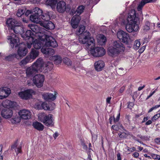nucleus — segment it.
Listing matches in <instances>:
<instances>
[{"label":"nucleus","instance_id":"nucleus-1","mask_svg":"<svg viewBox=\"0 0 160 160\" xmlns=\"http://www.w3.org/2000/svg\"><path fill=\"white\" fill-rule=\"evenodd\" d=\"M53 67L51 62H44L41 58L38 59L32 65L27 68L26 70L27 76L28 78L32 77L38 72L45 73L50 71Z\"/></svg>","mask_w":160,"mask_h":160},{"label":"nucleus","instance_id":"nucleus-2","mask_svg":"<svg viewBox=\"0 0 160 160\" xmlns=\"http://www.w3.org/2000/svg\"><path fill=\"white\" fill-rule=\"evenodd\" d=\"M85 27L81 25L76 32L77 34L79 35V42L80 43L85 45L86 47L89 48H92L94 45V39L91 37V34L88 31H85Z\"/></svg>","mask_w":160,"mask_h":160},{"label":"nucleus","instance_id":"nucleus-3","mask_svg":"<svg viewBox=\"0 0 160 160\" xmlns=\"http://www.w3.org/2000/svg\"><path fill=\"white\" fill-rule=\"evenodd\" d=\"M139 19L135 11L132 9L128 12L126 19L127 23L126 25V29L128 32H136L139 29L138 24ZM125 23H126V22Z\"/></svg>","mask_w":160,"mask_h":160},{"label":"nucleus","instance_id":"nucleus-4","mask_svg":"<svg viewBox=\"0 0 160 160\" xmlns=\"http://www.w3.org/2000/svg\"><path fill=\"white\" fill-rule=\"evenodd\" d=\"M125 48L123 44L119 41H115L112 46L108 49V55L112 57H115L122 53Z\"/></svg>","mask_w":160,"mask_h":160},{"label":"nucleus","instance_id":"nucleus-5","mask_svg":"<svg viewBox=\"0 0 160 160\" xmlns=\"http://www.w3.org/2000/svg\"><path fill=\"white\" fill-rule=\"evenodd\" d=\"M38 119L47 127H52L54 125V120L51 114L47 115L44 113H40L38 114Z\"/></svg>","mask_w":160,"mask_h":160},{"label":"nucleus","instance_id":"nucleus-6","mask_svg":"<svg viewBox=\"0 0 160 160\" xmlns=\"http://www.w3.org/2000/svg\"><path fill=\"white\" fill-rule=\"evenodd\" d=\"M29 27L31 30L34 33L36 37H38L41 39L46 37V30L45 29L39 28L37 25L33 24H29Z\"/></svg>","mask_w":160,"mask_h":160},{"label":"nucleus","instance_id":"nucleus-7","mask_svg":"<svg viewBox=\"0 0 160 160\" xmlns=\"http://www.w3.org/2000/svg\"><path fill=\"white\" fill-rule=\"evenodd\" d=\"M94 45L92 48H89L86 47L88 49L90 50L91 54L94 57H101L104 55L105 53V49L102 47L95 48V41H94Z\"/></svg>","mask_w":160,"mask_h":160},{"label":"nucleus","instance_id":"nucleus-8","mask_svg":"<svg viewBox=\"0 0 160 160\" xmlns=\"http://www.w3.org/2000/svg\"><path fill=\"white\" fill-rule=\"evenodd\" d=\"M56 8L58 12L62 13L65 12H69L71 10L69 5H67L66 2L62 1H60L57 3Z\"/></svg>","mask_w":160,"mask_h":160},{"label":"nucleus","instance_id":"nucleus-9","mask_svg":"<svg viewBox=\"0 0 160 160\" xmlns=\"http://www.w3.org/2000/svg\"><path fill=\"white\" fill-rule=\"evenodd\" d=\"M43 38L41 39L43 40V42H44L45 45L46 47H51L55 48L58 46L57 42L52 37L46 35V37H43Z\"/></svg>","mask_w":160,"mask_h":160},{"label":"nucleus","instance_id":"nucleus-10","mask_svg":"<svg viewBox=\"0 0 160 160\" xmlns=\"http://www.w3.org/2000/svg\"><path fill=\"white\" fill-rule=\"evenodd\" d=\"M35 93V92L32 89H28L19 92L18 95L22 99L27 100L31 98L32 95Z\"/></svg>","mask_w":160,"mask_h":160},{"label":"nucleus","instance_id":"nucleus-11","mask_svg":"<svg viewBox=\"0 0 160 160\" xmlns=\"http://www.w3.org/2000/svg\"><path fill=\"white\" fill-rule=\"evenodd\" d=\"M44 80V76L41 74L35 75L32 79L34 83L38 88H41L43 86Z\"/></svg>","mask_w":160,"mask_h":160},{"label":"nucleus","instance_id":"nucleus-12","mask_svg":"<svg viewBox=\"0 0 160 160\" xmlns=\"http://www.w3.org/2000/svg\"><path fill=\"white\" fill-rule=\"evenodd\" d=\"M8 39L10 40V44L12 48L14 47H16L20 44L19 38L14 34H11L10 36L8 37Z\"/></svg>","mask_w":160,"mask_h":160},{"label":"nucleus","instance_id":"nucleus-13","mask_svg":"<svg viewBox=\"0 0 160 160\" xmlns=\"http://www.w3.org/2000/svg\"><path fill=\"white\" fill-rule=\"evenodd\" d=\"M118 38L120 40H122L123 42L128 43L130 40L129 35L126 32L120 30L117 33Z\"/></svg>","mask_w":160,"mask_h":160},{"label":"nucleus","instance_id":"nucleus-14","mask_svg":"<svg viewBox=\"0 0 160 160\" xmlns=\"http://www.w3.org/2000/svg\"><path fill=\"white\" fill-rule=\"evenodd\" d=\"M20 117L23 119H28L31 118V112L28 109H24L20 110L18 113Z\"/></svg>","mask_w":160,"mask_h":160},{"label":"nucleus","instance_id":"nucleus-15","mask_svg":"<svg viewBox=\"0 0 160 160\" xmlns=\"http://www.w3.org/2000/svg\"><path fill=\"white\" fill-rule=\"evenodd\" d=\"M11 93L10 88L6 87H4L0 88V99H2L6 98Z\"/></svg>","mask_w":160,"mask_h":160},{"label":"nucleus","instance_id":"nucleus-16","mask_svg":"<svg viewBox=\"0 0 160 160\" xmlns=\"http://www.w3.org/2000/svg\"><path fill=\"white\" fill-rule=\"evenodd\" d=\"M81 20L80 17L77 14L74 16L72 18L71 23L72 27L74 28H77Z\"/></svg>","mask_w":160,"mask_h":160},{"label":"nucleus","instance_id":"nucleus-17","mask_svg":"<svg viewBox=\"0 0 160 160\" xmlns=\"http://www.w3.org/2000/svg\"><path fill=\"white\" fill-rule=\"evenodd\" d=\"M42 52L45 55L46 57H49L52 56L54 54V50L51 48H47L45 47H42L41 49Z\"/></svg>","mask_w":160,"mask_h":160},{"label":"nucleus","instance_id":"nucleus-18","mask_svg":"<svg viewBox=\"0 0 160 160\" xmlns=\"http://www.w3.org/2000/svg\"><path fill=\"white\" fill-rule=\"evenodd\" d=\"M22 37L25 40H30L31 41H33L35 38L34 33H33L30 30H27L25 33V35L24 36L21 34Z\"/></svg>","mask_w":160,"mask_h":160},{"label":"nucleus","instance_id":"nucleus-19","mask_svg":"<svg viewBox=\"0 0 160 160\" xmlns=\"http://www.w3.org/2000/svg\"><path fill=\"white\" fill-rule=\"evenodd\" d=\"M1 114L2 116L5 118H9L12 115V112L11 109L6 108H4L2 110Z\"/></svg>","mask_w":160,"mask_h":160},{"label":"nucleus","instance_id":"nucleus-20","mask_svg":"<svg viewBox=\"0 0 160 160\" xmlns=\"http://www.w3.org/2000/svg\"><path fill=\"white\" fill-rule=\"evenodd\" d=\"M37 38H38V40L35 38L33 42V46L35 49L37 50L40 49L43 44L45 43L44 42H43V40L41 39L39 37Z\"/></svg>","mask_w":160,"mask_h":160},{"label":"nucleus","instance_id":"nucleus-21","mask_svg":"<svg viewBox=\"0 0 160 160\" xmlns=\"http://www.w3.org/2000/svg\"><path fill=\"white\" fill-rule=\"evenodd\" d=\"M6 24L9 29L12 30L15 26L19 23L15 19L12 18H9L7 20Z\"/></svg>","mask_w":160,"mask_h":160},{"label":"nucleus","instance_id":"nucleus-22","mask_svg":"<svg viewBox=\"0 0 160 160\" xmlns=\"http://www.w3.org/2000/svg\"><path fill=\"white\" fill-rule=\"evenodd\" d=\"M57 93L55 92L54 94L49 93H44L42 95L43 98L46 100L53 101L56 98Z\"/></svg>","mask_w":160,"mask_h":160},{"label":"nucleus","instance_id":"nucleus-23","mask_svg":"<svg viewBox=\"0 0 160 160\" xmlns=\"http://www.w3.org/2000/svg\"><path fill=\"white\" fill-rule=\"evenodd\" d=\"M22 144H19L18 143V141H16L13 145H12L11 147V149L14 150L17 154H18L22 152Z\"/></svg>","mask_w":160,"mask_h":160},{"label":"nucleus","instance_id":"nucleus-24","mask_svg":"<svg viewBox=\"0 0 160 160\" xmlns=\"http://www.w3.org/2000/svg\"><path fill=\"white\" fill-rule=\"evenodd\" d=\"M39 52L38 50L35 49H32L29 53V55L28 56L32 61H33L39 55Z\"/></svg>","mask_w":160,"mask_h":160},{"label":"nucleus","instance_id":"nucleus-25","mask_svg":"<svg viewBox=\"0 0 160 160\" xmlns=\"http://www.w3.org/2000/svg\"><path fill=\"white\" fill-rule=\"evenodd\" d=\"M104 66V63L103 61L99 60L96 62L94 63L95 68L98 71H101Z\"/></svg>","mask_w":160,"mask_h":160},{"label":"nucleus","instance_id":"nucleus-26","mask_svg":"<svg viewBox=\"0 0 160 160\" xmlns=\"http://www.w3.org/2000/svg\"><path fill=\"white\" fill-rule=\"evenodd\" d=\"M41 18L34 14H32L30 17V20L33 22L37 23H41Z\"/></svg>","mask_w":160,"mask_h":160},{"label":"nucleus","instance_id":"nucleus-27","mask_svg":"<svg viewBox=\"0 0 160 160\" xmlns=\"http://www.w3.org/2000/svg\"><path fill=\"white\" fill-rule=\"evenodd\" d=\"M49 59L50 60L53 61L54 63L57 65L61 63L62 60V57L59 55L52 56L50 57Z\"/></svg>","mask_w":160,"mask_h":160},{"label":"nucleus","instance_id":"nucleus-28","mask_svg":"<svg viewBox=\"0 0 160 160\" xmlns=\"http://www.w3.org/2000/svg\"><path fill=\"white\" fill-rule=\"evenodd\" d=\"M16 103L15 102L11 101L9 100H6L3 102L2 105L4 107H7V108H12L16 105Z\"/></svg>","mask_w":160,"mask_h":160},{"label":"nucleus","instance_id":"nucleus-29","mask_svg":"<svg viewBox=\"0 0 160 160\" xmlns=\"http://www.w3.org/2000/svg\"><path fill=\"white\" fill-rule=\"evenodd\" d=\"M51 12H43V13L41 16V22H42V20H43L45 21H48L50 19V15H51Z\"/></svg>","mask_w":160,"mask_h":160},{"label":"nucleus","instance_id":"nucleus-30","mask_svg":"<svg viewBox=\"0 0 160 160\" xmlns=\"http://www.w3.org/2000/svg\"><path fill=\"white\" fill-rule=\"evenodd\" d=\"M27 52V50L26 48L24 47L22 48L19 47L18 51V54H17L19 57V59L20 57H23L25 56Z\"/></svg>","mask_w":160,"mask_h":160},{"label":"nucleus","instance_id":"nucleus-31","mask_svg":"<svg viewBox=\"0 0 160 160\" xmlns=\"http://www.w3.org/2000/svg\"><path fill=\"white\" fill-rule=\"evenodd\" d=\"M32 125L38 131H42L44 129V126L40 122H33Z\"/></svg>","mask_w":160,"mask_h":160},{"label":"nucleus","instance_id":"nucleus-32","mask_svg":"<svg viewBox=\"0 0 160 160\" xmlns=\"http://www.w3.org/2000/svg\"><path fill=\"white\" fill-rule=\"evenodd\" d=\"M16 34L21 33L23 32V29L18 24H17L12 30Z\"/></svg>","mask_w":160,"mask_h":160},{"label":"nucleus","instance_id":"nucleus-33","mask_svg":"<svg viewBox=\"0 0 160 160\" xmlns=\"http://www.w3.org/2000/svg\"><path fill=\"white\" fill-rule=\"evenodd\" d=\"M57 2V0H47L46 2L53 9L55 8L56 4L58 3Z\"/></svg>","mask_w":160,"mask_h":160},{"label":"nucleus","instance_id":"nucleus-34","mask_svg":"<svg viewBox=\"0 0 160 160\" xmlns=\"http://www.w3.org/2000/svg\"><path fill=\"white\" fill-rule=\"evenodd\" d=\"M16 58L17 59H19V57L16 53H14L10 54L5 58L6 60L10 61L13 60L14 58Z\"/></svg>","mask_w":160,"mask_h":160},{"label":"nucleus","instance_id":"nucleus-35","mask_svg":"<svg viewBox=\"0 0 160 160\" xmlns=\"http://www.w3.org/2000/svg\"><path fill=\"white\" fill-rule=\"evenodd\" d=\"M32 62L31 59H30V58L27 56L19 62V65L20 66L24 65L28 63L31 62Z\"/></svg>","mask_w":160,"mask_h":160},{"label":"nucleus","instance_id":"nucleus-36","mask_svg":"<svg viewBox=\"0 0 160 160\" xmlns=\"http://www.w3.org/2000/svg\"><path fill=\"white\" fill-rule=\"evenodd\" d=\"M47 23H45L44 27L48 29H53L55 28V26L53 23L51 21H48L46 22Z\"/></svg>","mask_w":160,"mask_h":160},{"label":"nucleus","instance_id":"nucleus-37","mask_svg":"<svg viewBox=\"0 0 160 160\" xmlns=\"http://www.w3.org/2000/svg\"><path fill=\"white\" fill-rule=\"evenodd\" d=\"M99 38L98 39V40L99 44L102 45L104 44L106 42V37L103 35L100 34Z\"/></svg>","mask_w":160,"mask_h":160},{"label":"nucleus","instance_id":"nucleus-38","mask_svg":"<svg viewBox=\"0 0 160 160\" xmlns=\"http://www.w3.org/2000/svg\"><path fill=\"white\" fill-rule=\"evenodd\" d=\"M33 11L34 12V14L39 16V17L41 18V16L43 13V12L41 9L38 7H36L33 9Z\"/></svg>","mask_w":160,"mask_h":160},{"label":"nucleus","instance_id":"nucleus-39","mask_svg":"<svg viewBox=\"0 0 160 160\" xmlns=\"http://www.w3.org/2000/svg\"><path fill=\"white\" fill-rule=\"evenodd\" d=\"M42 107V108L45 110H49L52 111L53 110V108H51L50 107V105L48 104L46 102H44L41 105Z\"/></svg>","mask_w":160,"mask_h":160},{"label":"nucleus","instance_id":"nucleus-40","mask_svg":"<svg viewBox=\"0 0 160 160\" xmlns=\"http://www.w3.org/2000/svg\"><path fill=\"white\" fill-rule=\"evenodd\" d=\"M26 11V9L24 8H19L17 12V15L18 17H21L23 15Z\"/></svg>","mask_w":160,"mask_h":160},{"label":"nucleus","instance_id":"nucleus-41","mask_svg":"<svg viewBox=\"0 0 160 160\" xmlns=\"http://www.w3.org/2000/svg\"><path fill=\"white\" fill-rule=\"evenodd\" d=\"M84 9V7L82 5L80 6L77 8L76 10L77 14H79V15L81 14L82 13L83 10Z\"/></svg>","mask_w":160,"mask_h":160},{"label":"nucleus","instance_id":"nucleus-42","mask_svg":"<svg viewBox=\"0 0 160 160\" xmlns=\"http://www.w3.org/2000/svg\"><path fill=\"white\" fill-rule=\"evenodd\" d=\"M141 45L139 41L137 40L134 41L133 44V48L134 49H138Z\"/></svg>","mask_w":160,"mask_h":160},{"label":"nucleus","instance_id":"nucleus-43","mask_svg":"<svg viewBox=\"0 0 160 160\" xmlns=\"http://www.w3.org/2000/svg\"><path fill=\"white\" fill-rule=\"evenodd\" d=\"M63 61L68 66H71L72 64V62L71 60L68 58H64Z\"/></svg>","mask_w":160,"mask_h":160},{"label":"nucleus","instance_id":"nucleus-44","mask_svg":"<svg viewBox=\"0 0 160 160\" xmlns=\"http://www.w3.org/2000/svg\"><path fill=\"white\" fill-rule=\"evenodd\" d=\"M80 144L82 146L83 148L85 150H87L88 149V146L87 145L85 144V141L81 139L80 140Z\"/></svg>","mask_w":160,"mask_h":160},{"label":"nucleus","instance_id":"nucleus-45","mask_svg":"<svg viewBox=\"0 0 160 160\" xmlns=\"http://www.w3.org/2000/svg\"><path fill=\"white\" fill-rule=\"evenodd\" d=\"M152 158L155 160H160V156L154 153H152L151 155Z\"/></svg>","mask_w":160,"mask_h":160},{"label":"nucleus","instance_id":"nucleus-46","mask_svg":"<svg viewBox=\"0 0 160 160\" xmlns=\"http://www.w3.org/2000/svg\"><path fill=\"white\" fill-rule=\"evenodd\" d=\"M150 23L149 22H147L145 25L143 27V29L144 30L147 31L149 29Z\"/></svg>","mask_w":160,"mask_h":160},{"label":"nucleus","instance_id":"nucleus-47","mask_svg":"<svg viewBox=\"0 0 160 160\" xmlns=\"http://www.w3.org/2000/svg\"><path fill=\"white\" fill-rule=\"evenodd\" d=\"M160 117V114L159 113L157 114L154 115L153 117L152 118V121H156L157 119Z\"/></svg>","mask_w":160,"mask_h":160},{"label":"nucleus","instance_id":"nucleus-48","mask_svg":"<svg viewBox=\"0 0 160 160\" xmlns=\"http://www.w3.org/2000/svg\"><path fill=\"white\" fill-rule=\"evenodd\" d=\"M33 41H31V40H29L27 41V47L28 48H30L31 47L32 45L33 44Z\"/></svg>","mask_w":160,"mask_h":160},{"label":"nucleus","instance_id":"nucleus-49","mask_svg":"<svg viewBox=\"0 0 160 160\" xmlns=\"http://www.w3.org/2000/svg\"><path fill=\"white\" fill-rule=\"evenodd\" d=\"M118 135L119 137L121 138H124L127 137L126 134L124 132H121L120 133L118 134Z\"/></svg>","mask_w":160,"mask_h":160},{"label":"nucleus","instance_id":"nucleus-50","mask_svg":"<svg viewBox=\"0 0 160 160\" xmlns=\"http://www.w3.org/2000/svg\"><path fill=\"white\" fill-rule=\"evenodd\" d=\"M156 49H157V48H159L160 47V39L158 38V39L156 41Z\"/></svg>","mask_w":160,"mask_h":160},{"label":"nucleus","instance_id":"nucleus-51","mask_svg":"<svg viewBox=\"0 0 160 160\" xmlns=\"http://www.w3.org/2000/svg\"><path fill=\"white\" fill-rule=\"evenodd\" d=\"M92 135V140H94V141H95L97 138V136L96 134H94V133L91 132Z\"/></svg>","mask_w":160,"mask_h":160},{"label":"nucleus","instance_id":"nucleus-52","mask_svg":"<svg viewBox=\"0 0 160 160\" xmlns=\"http://www.w3.org/2000/svg\"><path fill=\"white\" fill-rule=\"evenodd\" d=\"M120 113H119L117 115V116L116 118H114V121L115 122H116L118 121V120L119 119V118H120Z\"/></svg>","mask_w":160,"mask_h":160},{"label":"nucleus","instance_id":"nucleus-53","mask_svg":"<svg viewBox=\"0 0 160 160\" xmlns=\"http://www.w3.org/2000/svg\"><path fill=\"white\" fill-rule=\"evenodd\" d=\"M32 12V11L31 10H27L26 12L25 13V15L26 16H28Z\"/></svg>","mask_w":160,"mask_h":160},{"label":"nucleus","instance_id":"nucleus-54","mask_svg":"<svg viewBox=\"0 0 160 160\" xmlns=\"http://www.w3.org/2000/svg\"><path fill=\"white\" fill-rule=\"evenodd\" d=\"M49 105H50V108H53V110L55 108V105L54 103L51 102L50 103Z\"/></svg>","mask_w":160,"mask_h":160},{"label":"nucleus","instance_id":"nucleus-55","mask_svg":"<svg viewBox=\"0 0 160 160\" xmlns=\"http://www.w3.org/2000/svg\"><path fill=\"white\" fill-rule=\"evenodd\" d=\"M155 92V90L154 91L150 93V95L148 96L147 98H146V99L147 100L150 97H151Z\"/></svg>","mask_w":160,"mask_h":160},{"label":"nucleus","instance_id":"nucleus-56","mask_svg":"<svg viewBox=\"0 0 160 160\" xmlns=\"http://www.w3.org/2000/svg\"><path fill=\"white\" fill-rule=\"evenodd\" d=\"M139 155V153L137 152H135L133 154V157L135 158H137L138 157Z\"/></svg>","mask_w":160,"mask_h":160},{"label":"nucleus","instance_id":"nucleus-57","mask_svg":"<svg viewBox=\"0 0 160 160\" xmlns=\"http://www.w3.org/2000/svg\"><path fill=\"white\" fill-rule=\"evenodd\" d=\"M155 142L157 144L160 143V138H157L155 139Z\"/></svg>","mask_w":160,"mask_h":160},{"label":"nucleus","instance_id":"nucleus-58","mask_svg":"<svg viewBox=\"0 0 160 160\" xmlns=\"http://www.w3.org/2000/svg\"><path fill=\"white\" fill-rule=\"evenodd\" d=\"M112 128L115 130H117L118 129V127L115 125H113L112 126Z\"/></svg>","mask_w":160,"mask_h":160},{"label":"nucleus","instance_id":"nucleus-59","mask_svg":"<svg viewBox=\"0 0 160 160\" xmlns=\"http://www.w3.org/2000/svg\"><path fill=\"white\" fill-rule=\"evenodd\" d=\"M125 89V87H122L120 89L119 92L121 93H122L124 91Z\"/></svg>","mask_w":160,"mask_h":160},{"label":"nucleus","instance_id":"nucleus-60","mask_svg":"<svg viewBox=\"0 0 160 160\" xmlns=\"http://www.w3.org/2000/svg\"><path fill=\"white\" fill-rule=\"evenodd\" d=\"M17 118H15L14 119H12L11 120V122L13 123H17L18 122V121H17Z\"/></svg>","mask_w":160,"mask_h":160},{"label":"nucleus","instance_id":"nucleus-61","mask_svg":"<svg viewBox=\"0 0 160 160\" xmlns=\"http://www.w3.org/2000/svg\"><path fill=\"white\" fill-rule=\"evenodd\" d=\"M117 160H121V157L120 154L119 153H118L117 155Z\"/></svg>","mask_w":160,"mask_h":160},{"label":"nucleus","instance_id":"nucleus-62","mask_svg":"<svg viewBox=\"0 0 160 160\" xmlns=\"http://www.w3.org/2000/svg\"><path fill=\"white\" fill-rule=\"evenodd\" d=\"M111 99V97H109L107 98L106 101L108 103H110V100Z\"/></svg>","mask_w":160,"mask_h":160},{"label":"nucleus","instance_id":"nucleus-63","mask_svg":"<svg viewBox=\"0 0 160 160\" xmlns=\"http://www.w3.org/2000/svg\"><path fill=\"white\" fill-rule=\"evenodd\" d=\"M58 134L57 132H56L53 135V136L54 138V139H56L57 137H58Z\"/></svg>","mask_w":160,"mask_h":160},{"label":"nucleus","instance_id":"nucleus-64","mask_svg":"<svg viewBox=\"0 0 160 160\" xmlns=\"http://www.w3.org/2000/svg\"><path fill=\"white\" fill-rule=\"evenodd\" d=\"M152 122L151 120H148L147 122H146V125H149L152 123Z\"/></svg>","mask_w":160,"mask_h":160}]
</instances>
